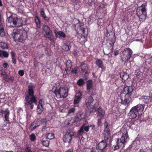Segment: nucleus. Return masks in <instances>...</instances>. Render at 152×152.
Segmentation results:
<instances>
[{
  "instance_id": "nucleus-1",
  "label": "nucleus",
  "mask_w": 152,
  "mask_h": 152,
  "mask_svg": "<svg viewBox=\"0 0 152 152\" xmlns=\"http://www.w3.org/2000/svg\"><path fill=\"white\" fill-rule=\"evenodd\" d=\"M34 87L32 84H30L28 86V92L26 94L25 97V105L31 109H33L34 103L37 105V100L36 96L34 95V92L33 88Z\"/></svg>"
},
{
  "instance_id": "nucleus-2",
  "label": "nucleus",
  "mask_w": 152,
  "mask_h": 152,
  "mask_svg": "<svg viewBox=\"0 0 152 152\" xmlns=\"http://www.w3.org/2000/svg\"><path fill=\"white\" fill-rule=\"evenodd\" d=\"M122 135L121 138H117L116 140V144L112 147L114 150H117L119 148L124 147L126 143L129 139V136L128 133L127 129L124 128L122 131Z\"/></svg>"
},
{
  "instance_id": "nucleus-3",
  "label": "nucleus",
  "mask_w": 152,
  "mask_h": 152,
  "mask_svg": "<svg viewBox=\"0 0 152 152\" xmlns=\"http://www.w3.org/2000/svg\"><path fill=\"white\" fill-rule=\"evenodd\" d=\"M52 90L58 98H66L68 95L69 89L67 87L61 86L59 83L56 84V86H54Z\"/></svg>"
},
{
  "instance_id": "nucleus-4",
  "label": "nucleus",
  "mask_w": 152,
  "mask_h": 152,
  "mask_svg": "<svg viewBox=\"0 0 152 152\" xmlns=\"http://www.w3.org/2000/svg\"><path fill=\"white\" fill-rule=\"evenodd\" d=\"M144 107L145 105L143 104H139L133 107L128 113L129 117L132 119L139 117L143 113Z\"/></svg>"
},
{
  "instance_id": "nucleus-5",
  "label": "nucleus",
  "mask_w": 152,
  "mask_h": 152,
  "mask_svg": "<svg viewBox=\"0 0 152 152\" xmlns=\"http://www.w3.org/2000/svg\"><path fill=\"white\" fill-rule=\"evenodd\" d=\"M11 37L14 40L17 42H23L25 40L27 37V32L24 29L13 30L11 34Z\"/></svg>"
},
{
  "instance_id": "nucleus-6",
  "label": "nucleus",
  "mask_w": 152,
  "mask_h": 152,
  "mask_svg": "<svg viewBox=\"0 0 152 152\" xmlns=\"http://www.w3.org/2000/svg\"><path fill=\"white\" fill-rule=\"evenodd\" d=\"M9 24L12 26L19 27L23 24V21L21 18H18L16 16L11 15L7 19Z\"/></svg>"
},
{
  "instance_id": "nucleus-7",
  "label": "nucleus",
  "mask_w": 152,
  "mask_h": 152,
  "mask_svg": "<svg viewBox=\"0 0 152 152\" xmlns=\"http://www.w3.org/2000/svg\"><path fill=\"white\" fill-rule=\"evenodd\" d=\"M146 4L144 3L138 7L136 11V14L140 22L143 21L146 17V12L145 8Z\"/></svg>"
},
{
  "instance_id": "nucleus-8",
  "label": "nucleus",
  "mask_w": 152,
  "mask_h": 152,
  "mask_svg": "<svg viewBox=\"0 0 152 152\" xmlns=\"http://www.w3.org/2000/svg\"><path fill=\"white\" fill-rule=\"evenodd\" d=\"M45 37L48 38L51 42H54V38L52 32L49 27L46 25H44L43 29Z\"/></svg>"
},
{
  "instance_id": "nucleus-9",
  "label": "nucleus",
  "mask_w": 152,
  "mask_h": 152,
  "mask_svg": "<svg viewBox=\"0 0 152 152\" xmlns=\"http://www.w3.org/2000/svg\"><path fill=\"white\" fill-rule=\"evenodd\" d=\"M121 58L123 61H127L129 60L133 53L132 50L129 48L125 49L122 52Z\"/></svg>"
},
{
  "instance_id": "nucleus-10",
  "label": "nucleus",
  "mask_w": 152,
  "mask_h": 152,
  "mask_svg": "<svg viewBox=\"0 0 152 152\" xmlns=\"http://www.w3.org/2000/svg\"><path fill=\"white\" fill-rule=\"evenodd\" d=\"M120 97L122 104L128 106L129 105L130 102H132V97L131 96L125 95L124 94H121Z\"/></svg>"
},
{
  "instance_id": "nucleus-11",
  "label": "nucleus",
  "mask_w": 152,
  "mask_h": 152,
  "mask_svg": "<svg viewBox=\"0 0 152 152\" xmlns=\"http://www.w3.org/2000/svg\"><path fill=\"white\" fill-rule=\"evenodd\" d=\"M74 135V133L72 130H68L64 136L63 138L64 141L65 142L70 143L72 140V136H73Z\"/></svg>"
},
{
  "instance_id": "nucleus-12",
  "label": "nucleus",
  "mask_w": 152,
  "mask_h": 152,
  "mask_svg": "<svg viewBox=\"0 0 152 152\" xmlns=\"http://www.w3.org/2000/svg\"><path fill=\"white\" fill-rule=\"evenodd\" d=\"M10 112L8 108H7L4 110H1L0 111V116L4 118V121H6L7 124H10L9 120Z\"/></svg>"
},
{
  "instance_id": "nucleus-13",
  "label": "nucleus",
  "mask_w": 152,
  "mask_h": 152,
  "mask_svg": "<svg viewBox=\"0 0 152 152\" xmlns=\"http://www.w3.org/2000/svg\"><path fill=\"white\" fill-rule=\"evenodd\" d=\"M107 142L102 140L98 144L97 147L101 152H106V148L107 146Z\"/></svg>"
},
{
  "instance_id": "nucleus-14",
  "label": "nucleus",
  "mask_w": 152,
  "mask_h": 152,
  "mask_svg": "<svg viewBox=\"0 0 152 152\" xmlns=\"http://www.w3.org/2000/svg\"><path fill=\"white\" fill-rule=\"evenodd\" d=\"M44 99H40L39 100L37 110V114H41L42 112L44 110L43 106L44 104Z\"/></svg>"
},
{
  "instance_id": "nucleus-15",
  "label": "nucleus",
  "mask_w": 152,
  "mask_h": 152,
  "mask_svg": "<svg viewBox=\"0 0 152 152\" xmlns=\"http://www.w3.org/2000/svg\"><path fill=\"white\" fill-rule=\"evenodd\" d=\"M134 89V87L132 86H124V94L125 93V95L132 97Z\"/></svg>"
},
{
  "instance_id": "nucleus-16",
  "label": "nucleus",
  "mask_w": 152,
  "mask_h": 152,
  "mask_svg": "<svg viewBox=\"0 0 152 152\" xmlns=\"http://www.w3.org/2000/svg\"><path fill=\"white\" fill-rule=\"evenodd\" d=\"M82 94L80 92L77 93L74 97V104L75 105H77L80 102L82 99Z\"/></svg>"
},
{
  "instance_id": "nucleus-17",
  "label": "nucleus",
  "mask_w": 152,
  "mask_h": 152,
  "mask_svg": "<svg viewBox=\"0 0 152 152\" xmlns=\"http://www.w3.org/2000/svg\"><path fill=\"white\" fill-rule=\"evenodd\" d=\"M85 117V115L83 113L79 112L77 113L75 116L74 121L76 122H79Z\"/></svg>"
},
{
  "instance_id": "nucleus-18",
  "label": "nucleus",
  "mask_w": 152,
  "mask_h": 152,
  "mask_svg": "<svg viewBox=\"0 0 152 152\" xmlns=\"http://www.w3.org/2000/svg\"><path fill=\"white\" fill-rule=\"evenodd\" d=\"M97 113V116L101 118H103L105 115V112L104 111L102 108L99 107L97 108L96 110Z\"/></svg>"
},
{
  "instance_id": "nucleus-19",
  "label": "nucleus",
  "mask_w": 152,
  "mask_h": 152,
  "mask_svg": "<svg viewBox=\"0 0 152 152\" xmlns=\"http://www.w3.org/2000/svg\"><path fill=\"white\" fill-rule=\"evenodd\" d=\"M39 121L38 119L35 120L31 124L29 129L31 131L35 129L36 128L39 126Z\"/></svg>"
},
{
  "instance_id": "nucleus-20",
  "label": "nucleus",
  "mask_w": 152,
  "mask_h": 152,
  "mask_svg": "<svg viewBox=\"0 0 152 152\" xmlns=\"http://www.w3.org/2000/svg\"><path fill=\"white\" fill-rule=\"evenodd\" d=\"M54 33L56 37L62 38H65V34L63 31H54Z\"/></svg>"
},
{
  "instance_id": "nucleus-21",
  "label": "nucleus",
  "mask_w": 152,
  "mask_h": 152,
  "mask_svg": "<svg viewBox=\"0 0 152 152\" xmlns=\"http://www.w3.org/2000/svg\"><path fill=\"white\" fill-rule=\"evenodd\" d=\"M110 136V131H104L103 138L104 141L108 142V140Z\"/></svg>"
},
{
  "instance_id": "nucleus-22",
  "label": "nucleus",
  "mask_w": 152,
  "mask_h": 152,
  "mask_svg": "<svg viewBox=\"0 0 152 152\" xmlns=\"http://www.w3.org/2000/svg\"><path fill=\"white\" fill-rule=\"evenodd\" d=\"M93 86V81L91 80H88L86 83V89L87 91H90L92 88Z\"/></svg>"
},
{
  "instance_id": "nucleus-23",
  "label": "nucleus",
  "mask_w": 152,
  "mask_h": 152,
  "mask_svg": "<svg viewBox=\"0 0 152 152\" xmlns=\"http://www.w3.org/2000/svg\"><path fill=\"white\" fill-rule=\"evenodd\" d=\"M66 66L64 73L67 74V72L70 71L72 67L71 62L70 61L68 60L67 61Z\"/></svg>"
},
{
  "instance_id": "nucleus-24",
  "label": "nucleus",
  "mask_w": 152,
  "mask_h": 152,
  "mask_svg": "<svg viewBox=\"0 0 152 152\" xmlns=\"http://www.w3.org/2000/svg\"><path fill=\"white\" fill-rule=\"evenodd\" d=\"M94 101L92 97L91 96H89L88 98H87L86 101V106L88 108L89 106L91 103H92Z\"/></svg>"
},
{
  "instance_id": "nucleus-25",
  "label": "nucleus",
  "mask_w": 152,
  "mask_h": 152,
  "mask_svg": "<svg viewBox=\"0 0 152 152\" xmlns=\"http://www.w3.org/2000/svg\"><path fill=\"white\" fill-rule=\"evenodd\" d=\"M96 65L99 68H102V69H104L103 66V62L101 59H97L96 62Z\"/></svg>"
},
{
  "instance_id": "nucleus-26",
  "label": "nucleus",
  "mask_w": 152,
  "mask_h": 152,
  "mask_svg": "<svg viewBox=\"0 0 152 152\" xmlns=\"http://www.w3.org/2000/svg\"><path fill=\"white\" fill-rule=\"evenodd\" d=\"M40 14L41 16L45 20L48 21L49 18L47 17L45 13L44 10L43 9H42L40 12Z\"/></svg>"
},
{
  "instance_id": "nucleus-27",
  "label": "nucleus",
  "mask_w": 152,
  "mask_h": 152,
  "mask_svg": "<svg viewBox=\"0 0 152 152\" xmlns=\"http://www.w3.org/2000/svg\"><path fill=\"white\" fill-rule=\"evenodd\" d=\"M4 79L5 82L11 83L13 82L14 78L13 77H4Z\"/></svg>"
},
{
  "instance_id": "nucleus-28",
  "label": "nucleus",
  "mask_w": 152,
  "mask_h": 152,
  "mask_svg": "<svg viewBox=\"0 0 152 152\" xmlns=\"http://www.w3.org/2000/svg\"><path fill=\"white\" fill-rule=\"evenodd\" d=\"M9 56L8 53L6 51L0 50V57L3 58H7Z\"/></svg>"
},
{
  "instance_id": "nucleus-29",
  "label": "nucleus",
  "mask_w": 152,
  "mask_h": 152,
  "mask_svg": "<svg viewBox=\"0 0 152 152\" xmlns=\"http://www.w3.org/2000/svg\"><path fill=\"white\" fill-rule=\"evenodd\" d=\"M82 73L83 75H85L87 73L88 68L86 65H82L81 66Z\"/></svg>"
},
{
  "instance_id": "nucleus-30",
  "label": "nucleus",
  "mask_w": 152,
  "mask_h": 152,
  "mask_svg": "<svg viewBox=\"0 0 152 152\" xmlns=\"http://www.w3.org/2000/svg\"><path fill=\"white\" fill-rule=\"evenodd\" d=\"M35 21L36 23L37 26L38 28H40L41 26L40 21V19H39L37 15H36L35 16Z\"/></svg>"
},
{
  "instance_id": "nucleus-31",
  "label": "nucleus",
  "mask_w": 152,
  "mask_h": 152,
  "mask_svg": "<svg viewBox=\"0 0 152 152\" xmlns=\"http://www.w3.org/2000/svg\"><path fill=\"white\" fill-rule=\"evenodd\" d=\"M80 72V68L77 66L75 67L74 68H72L71 71L72 73L73 74H76Z\"/></svg>"
},
{
  "instance_id": "nucleus-32",
  "label": "nucleus",
  "mask_w": 152,
  "mask_h": 152,
  "mask_svg": "<svg viewBox=\"0 0 152 152\" xmlns=\"http://www.w3.org/2000/svg\"><path fill=\"white\" fill-rule=\"evenodd\" d=\"M104 131H110V127L108 126V123L106 120L105 121L104 124Z\"/></svg>"
},
{
  "instance_id": "nucleus-33",
  "label": "nucleus",
  "mask_w": 152,
  "mask_h": 152,
  "mask_svg": "<svg viewBox=\"0 0 152 152\" xmlns=\"http://www.w3.org/2000/svg\"><path fill=\"white\" fill-rule=\"evenodd\" d=\"M46 137L47 139L51 140L54 138V134L53 133H48L47 134Z\"/></svg>"
},
{
  "instance_id": "nucleus-34",
  "label": "nucleus",
  "mask_w": 152,
  "mask_h": 152,
  "mask_svg": "<svg viewBox=\"0 0 152 152\" xmlns=\"http://www.w3.org/2000/svg\"><path fill=\"white\" fill-rule=\"evenodd\" d=\"M0 47L3 49H7L8 48L7 44L3 42L0 43Z\"/></svg>"
},
{
  "instance_id": "nucleus-35",
  "label": "nucleus",
  "mask_w": 152,
  "mask_h": 152,
  "mask_svg": "<svg viewBox=\"0 0 152 152\" xmlns=\"http://www.w3.org/2000/svg\"><path fill=\"white\" fill-rule=\"evenodd\" d=\"M83 126V125L80 127V129L78 130L77 132V135H82L84 132V129Z\"/></svg>"
},
{
  "instance_id": "nucleus-36",
  "label": "nucleus",
  "mask_w": 152,
  "mask_h": 152,
  "mask_svg": "<svg viewBox=\"0 0 152 152\" xmlns=\"http://www.w3.org/2000/svg\"><path fill=\"white\" fill-rule=\"evenodd\" d=\"M77 84L79 86H82L84 84V80L82 79H79L77 81Z\"/></svg>"
},
{
  "instance_id": "nucleus-37",
  "label": "nucleus",
  "mask_w": 152,
  "mask_h": 152,
  "mask_svg": "<svg viewBox=\"0 0 152 152\" xmlns=\"http://www.w3.org/2000/svg\"><path fill=\"white\" fill-rule=\"evenodd\" d=\"M42 144L44 146L48 147L49 145V142L48 140H43Z\"/></svg>"
},
{
  "instance_id": "nucleus-38",
  "label": "nucleus",
  "mask_w": 152,
  "mask_h": 152,
  "mask_svg": "<svg viewBox=\"0 0 152 152\" xmlns=\"http://www.w3.org/2000/svg\"><path fill=\"white\" fill-rule=\"evenodd\" d=\"M63 49L65 51H68L69 50V46L67 44H64L63 46Z\"/></svg>"
},
{
  "instance_id": "nucleus-39",
  "label": "nucleus",
  "mask_w": 152,
  "mask_h": 152,
  "mask_svg": "<svg viewBox=\"0 0 152 152\" xmlns=\"http://www.w3.org/2000/svg\"><path fill=\"white\" fill-rule=\"evenodd\" d=\"M30 139L31 141H34L36 139V137L34 134H32L30 136Z\"/></svg>"
},
{
  "instance_id": "nucleus-40",
  "label": "nucleus",
  "mask_w": 152,
  "mask_h": 152,
  "mask_svg": "<svg viewBox=\"0 0 152 152\" xmlns=\"http://www.w3.org/2000/svg\"><path fill=\"white\" fill-rule=\"evenodd\" d=\"M90 152H101V151H100L99 149H98L97 148V147H94L92 148Z\"/></svg>"
},
{
  "instance_id": "nucleus-41",
  "label": "nucleus",
  "mask_w": 152,
  "mask_h": 152,
  "mask_svg": "<svg viewBox=\"0 0 152 152\" xmlns=\"http://www.w3.org/2000/svg\"><path fill=\"white\" fill-rule=\"evenodd\" d=\"M75 110V107H73L69 109L68 111V114H70L71 113H73Z\"/></svg>"
},
{
  "instance_id": "nucleus-42",
  "label": "nucleus",
  "mask_w": 152,
  "mask_h": 152,
  "mask_svg": "<svg viewBox=\"0 0 152 152\" xmlns=\"http://www.w3.org/2000/svg\"><path fill=\"white\" fill-rule=\"evenodd\" d=\"M85 124H83V128H84V131L87 132H88L90 128L89 125H88V126H85Z\"/></svg>"
},
{
  "instance_id": "nucleus-43",
  "label": "nucleus",
  "mask_w": 152,
  "mask_h": 152,
  "mask_svg": "<svg viewBox=\"0 0 152 152\" xmlns=\"http://www.w3.org/2000/svg\"><path fill=\"white\" fill-rule=\"evenodd\" d=\"M103 118H99L97 119V124L98 127H99L101 125L102 123V120Z\"/></svg>"
},
{
  "instance_id": "nucleus-44",
  "label": "nucleus",
  "mask_w": 152,
  "mask_h": 152,
  "mask_svg": "<svg viewBox=\"0 0 152 152\" xmlns=\"http://www.w3.org/2000/svg\"><path fill=\"white\" fill-rule=\"evenodd\" d=\"M129 123L130 124H129V126L130 128H133V126H132L133 125H134L135 124V122L134 121H133L131 120V121H130Z\"/></svg>"
},
{
  "instance_id": "nucleus-45",
  "label": "nucleus",
  "mask_w": 152,
  "mask_h": 152,
  "mask_svg": "<svg viewBox=\"0 0 152 152\" xmlns=\"http://www.w3.org/2000/svg\"><path fill=\"white\" fill-rule=\"evenodd\" d=\"M0 35L1 37L5 36V32L4 31L3 28L0 29Z\"/></svg>"
},
{
  "instance_id": "nucleus-46",
  "label": "nucleus",
  "mask_w": 152,
  "mask_h": 152,
  "mask_svg": "<svg viewBox=\"0 0 152 152\" xmlns=\"http://www.w3.org/2000/svg\"><path fill=\"white\" fill-rule=\"evenodd\" d=\"M18 73L20 76H23L24 74V72L23 70H20L18 72Z\"/></svg>"
},
{
  "instance_id": "nucleus-47",
  "label": "nucleus",
  "mask_w": 152,
  "mask_h": 152,
  "mask_svg": "<svg viewBox=\"0 0 152 152\" xmlns=\"http://www.w3.org/2000/svg\"><path fill=\"white\" fill-rule=\"evenodd\" d=\"M40 122L41 123L45 124L47 122V120L46 118H44L41 119Z\"/></svg>"
},
{
  "instance_id": "nucleus-48",
  "label": "nucleus",
  "mask_w": 152,
  "mask_h": 152,
  "mask_svg": "<svg viewBox=\"0 0 152 152\" xmlns=\"http://www.w3.org/2000/svg\"><path fill=\"white\" fill-rule=\"evenodd\" d=\"M120 76H126L128 75L127 73L124 72H121L120 74Z\"/></svg>"
},
{
  "instance_id": "nucleus-49",
  "label": "nucleus",
  "mask_w": 152,
  "mask_h": 152,
  "mask_svg": "<svg viewBox=\"0 0 152 152\" xmlns=\"http://www.w3.org/2000/svg\"><path fill=\"white\" fill-rule=\"evenodd\" d=\"M3 67L5 69H7L9 67L8 64L7 63H4L3 64Z\"/></svg>"
},
{
  "instance_id": "nucleus-50",
  "label": "nucleus",
  "mask_w": 152,
  "mask_h": 152,
  "mask_svg": "<svg viewBox=\"0 0 152 152\" xmlns=\"http://www.w3.org/2000/svg\"><path fill=\"white\" fill-rule=\"evenodd\" d=\"M136 73H137L136 74V76H138L139 75H142V73L139 70L136 71Z\"/></svg>"
},
{
  "instance_id": "nucleus-51",
  "label": "nucleus",
  "mask_w": 152,
  "mask_h": 152,
  "mask_svg": "<svg viewBox=\"0 0 152 152\" xmlns=\"http://www.w3.org/2000/svg\"><path fill=\"white\" fill-rule=\"evenodd\" d=\"M12 58V63L14 64H16V60L15 57L14 58Z\"/></svg>"
},
{
  "instance_id": "nucleus-52",
  "label": "nucleus",
  "mask_w": 152,
  "mask_h": 152,
  "mask_svg": "<svg viewBox=\"0 0 152 152\" xmlns=\"http://www.w3.org/2000/svg\"><path fill=\"white\" fill-rule=\"evenodd\" d=\"M66 152H74L73 149V148H71L67 150Z\"/></svg>"
},
{
  "instance_id": "nucleus-53",
  "label": "nucleus",
  "mask_w": 152,
  "mask_h": 152,
  "mask_svg": "<svg viewBox=\"0 0 152 152\" xmlns=\"http://www.w3.org/2000/svg\"><path fill=\"white\" fill-rule=\"evenodd\" d=\"M11 58H14V57H15V52H14L13 51H11Z\"/></svg>"
},
{
  "instance_id": "nucleus-54",
  "label": "nucleus",
  "mask_w": 152,
  "mask_h": 152,
  "mask_svg": "<svg viewBox=\"0 0 152 152\" xmlns=\"http://www.w3.org/2000/svg\"><path fill=\"white\" fill-rule=\"evenodd\" d=\"M119 53V52L118 50H115L114 51V55L115 56H116Z\"/></svg>"
},
{
  "instance_id": "nucleus-55",
  "label": "nucleus",
  "mask_w": 152,
  "mask_h": 152,
  "mask_svg": "<svg viewBox=\"0 0 152 152\" xmlns=\"http://www.w3.org/2000/svg\"><path fill=\"white\" fill-rule=\"evenodd\" d=\"M80 28L81 32L82 33H84L85 32L84 28L83 27H80Z\"/></svg>"
},
{
  "instance_id": "nucleus-56",
  "label": "nucleus",
  "mask_w": 152,
  "mask_h": 152,
  "mask_svg": "<svg viewBox=\"0 0 152 152\" xmlns=\"http://www.w3.org/2000/svg\"><path fill=\"white\" fill-rule=\"evenodd\" d=\"M110 46H111V48H110V50H112V49H113V46L114 45V43H113L112 44H111V43H110Z\"/></svg>"
},
{
  "instance_id": "nucleus-57",
  "label": "nucleus",
  "mask_w": 152,
  "mask_h": 152,
  "mask_svg": "<svg viewBox=\"0 0 152 152\" xmlns=\"http://www.w3.org/2000/svg\"><path fill=\"white\" fill-rule=\"evenodd\" d=\"M90 127H92V129H93L95 127V126L94 124L92 125H89Z\"/></svg>"
},
{
  "instance_id": "nucleus-58",
  "label": "nucleus",
  "mask_w": 152,
  "mask_h": 152,
  "mask_svg": "<svg viewBox=\"0 0 152 152\" xmlns=\"http://www.w3.org/2000/svg\"><path fill=\"white\" fill-rule=\"evenodd\" d=\"M46 128V127L45 126H43L42 128V132H43L45 131V129Z\"/></svg>"
},
{
  "instance_id": "nucleus-59",
  "label": "nucleus",
  "mask_w": 152,
  "mask_h": 152,
  "mask_svg": "<svg viewBox=\"0 0 152 152\" xmlns=\"http://www.w3.org/2000/svg\"><path fill=\"white\" fill-rule=\"evenodd\" d=\"M3 28V27L1 22V20H0V29H1Z\"/></svg>"
},
{
  "instance_id": "nucleus-60",
  "label": "nucleus",
  "mask_w": 152,
  "mask_h": 152,
  "mask_svg": "<svg viewBox=\"0 0 152 152\" xmlns=\"http://www.w3.org/2000/svg\"><path fill=\"white\" fill-rule=\"evenodd\" d=\"M120 78L121 79V80H122V82H125V80H124L123 79V77H121V76H120Z\"/></svg>"
},
{
  "instance_id": "nucleus-61",
  "label": "nucleus",
  "mask_w": 152,
  "mask_h": 152,
  "mask_svg": "<svg viewBox=\"0 0 152 152\" xmlns=\"http://www.w3.org/2000/svg\"><path fill=\"white\" fill-rule=\"evenodd\" d=\"M0 152H8V151H7L5 150H0Z\"/></svg>"
},
{
  "instance_id": "nucleus-62",
  "label": "nucleus",
  "mask_w": 152,
  "mask_h": 152,
  "mask_svg": "<svg viewBox=\"0 0 152 152\" xmlns=\"http://www.w3.org/2000/svg\"><path fill=\"white\" fill-rule=\"evenodd\" d=\"M2 6V1L1 0H0V6Z\"/></svg>"
},
{
  "instance_id": "nucleus-63",
  "label": "nucleus",
  "mask_w": 152,
  "mask_h": 152,
  "mask_svg": "<svg viewBox=\"0 0 152 152\" xmlns=\"http://www.w3.org/2000/svg\"><path fill=\"white\" fill-rule=\"evenodd\" d=\"M72 1L75 2H78V0H72Z\"/></svg>"
},
{
  "instance_id": "nucleus-64",
  "label": "nucleus",
  "mask_w": 152,
  "mask_h": 152,
  "mask_svg": "<svg viewBox=\"0 0 152 152\" xmlns=\"http://www.w3.org/2000/svg\"><path fill=\"white\" fill-rule=\"evenodd\" d=\"M38 56L39 58H40L42 56V55H39Z\"/></svg>"
}]
</instances>
